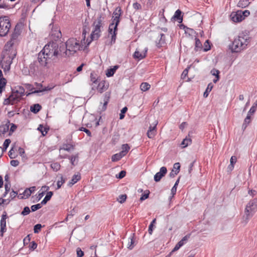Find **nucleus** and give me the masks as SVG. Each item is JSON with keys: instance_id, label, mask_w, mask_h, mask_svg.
I'll list each match as a JSON object with an SVG mask.
<instances>
[{"instance_id": "nucleus-44", "label": "nucleus", "mask_w": 257, "mask_h": 257, "mask_svg": "<svg viewBox=\"0 0 257 257\" xmlns=\"http://www.w3.org/2000/svg\"><path fill=\"white\" fill-rule=\"evenodd\" d=\"M127 196L125 194H122L118 196V198L117 199V200L120 203H123L124 202L126 199Z\"/></svg>"}, {"instance_id": "nucleus-24", "label": "nucleus", "mask_w": 257, "mask_h": 257, "mask_svg": "<svg viewBox=\"0 0 257 257\" xmlns=\"http://www.w3.org/2000/svg\"><path fill=\"white\" fill-rule=\"evenodd\" d=\"M166 43L165 36L164 34H160V39L157 44L158 47H162Z\"/></svg>"}, {"instance_id": "nucleus-35", "label": "nucleus", "mask_w": 257, "mask_h": 257, "mask_svg": "<svg viewBox=\"0 0 257 257\" xmlns=\"http://www.w3.org/2000/svg\"><path fill=\"white\" fill-rule=\"evenodd\" d=\"M181 11L180 10H177L174 15V18L176 19L180 22L182 21V18L181 17Z\"/></svg>"}, {"instance_id": "nucleus-58", "label": "nucleus", "mask_w": 257, "mask_h": 257, "mask_svg": "<svg viewBox=\"0 0 257 257\" xmlns=\"http://www.w3.org/2000/svg\"><path fill=\"white\" fill-rule=\"evenodd\" d=\"M23 195L25 198H28L31 196V193L30 191H29L28 189L27 188L25 190V191L23 192Z\"/></svg>"}, {"instance_id": "nucleus-30", "label": "nucleus", "mask_w": 257, "mask_h": 257, "mask_svg": "<svg viewBox=\"0 0 257 257\" xmlns=\"http://www.w3.org/2000/svg\"><path fill=\"white\" fill-rule=\"evenodd\" d=\"M121 149L122 151L120 152L122 153V154L124 156L130 150V147L128 144H125L122 145Z\"/></svg>"}, {"instance_id": "nucleus-4", "label": "nucleus", "mask_w": 257, "mask_h": 257, "mask_svg": "<svg viewBox=\"0 0 257 257\" xmlns=\"http://www.w3.org/2000/svg\"><path fill=\"white\" fill-rule=\"evenodd\" d=\"M257 210V198L251 200L246 205L243 218L246 223L248 220L252 217Z\"/></svg>"}, {"instance_id": "nucleus-36", "label": "nucleus", "mask_w": 257, "mask_h": 257, "mask_svg": "<svg viewBox=\"0 0 257 257\" xmlns=\"http://www.w3.org/2000/svg\"><path fill=\"white\" fill-rule=\"evenodd\" d=\"M134 234L132 235L131 237H130V241L128 242L127 244V247L129 249H132L134 247Z\"/></svg>"}, {"instance_id": "nucleus-28", "label": "nucleus", "mask_w": 257, "mask_h": 257, "mask_svg": "<svg viewBox=\"0 0 257 257\" xmlns=\"http://www.w3.org/2000/svg\"><path fill=\"white\" fill-rule=\"evenodd\" d=\"M69 159L70 160L71 164L74 166L77 164L78 160V155L77 154L75 156H72L69 157Z\"/></svg>"}, {"instance_id": "nucleus-14", "label": "nucleus", "mask_w": 257, "mask_h": 257, "mask_svg": "<svg viewBox=\"0 0 257 257\" xmlns=\"http://www.w3.org/2000/svg\"><path fill=\"white\" fill-rule=\"evenodd\" d=\"M51 36L53 39H58L61 37V33L57 27H53L51 32Z\"/></svg>"}, {"instance_id": "nucleus-51", "label": "nucleus", "mask_w": 257, "mask_h": 257, "mask_svg": "<svg viewBox=\"0 0 257 257\" xmlns=\"http://www.w3.org/2000/svg\"><path fill=\"white\" fill-rule=\"evenodd\" d=\"M114 25H115V24L113 23H111L110 24V25L109 26V28H108V33L112 35L113 31H114Z\"/></svg>"}, {"instance_id": "nucleus-13", "label": "nucleus", "mask_w": 257, "mask_h": 257, "mask_svg": "<svg viewBox=\"0 0 257 257\" xmlns=\"http://www.w3.org/2000/svg\"><path fill=\"white\" fill-rule=\"evenodd\" d=\"M231 20L235 23L241 22L243 19L240 13V11H237L236 12H233L230 15Z\"/></svg>"}, {"instance_id": "nucleus-23", "label": "nucleus", "mask_w": 257, "mask_h": 257, "mask_svg": "<svg viewBox=\"0 0 257 257\" xmlns=\"http://www.w3.org/2000/svg\"><path fill=\"white\" fill-rule=\"evenodd\" d=\"M53 192L52 191H49L47 192L46 196L41 202L42 204V205L46 204L47 202L50 200L51 198L53 195Z\"/></svg>"}, {"instance_id": "nucleus-62", "label": "nucleus", "mask_w": 257, "mask_h": 257, "mask_svg": "<svg viewBox=\"0 0 257 257\" xmlns=\"http://www.w3.org/2000/svg\"><path fill=\"white\" fill-rule=\"evenodd\" d=\"M154 3V0H147L146 6L148 9L151 8L153 4Z\"/></svg>"}, {"instance_id": "nucleus-47", "label": "nucleus", "mask_w": 257, "mask_h": 257, "mask_svg": "<svg viewBox=\"0 0 257 257\" xmlns=\"http://www.w3.org/2000/svg\"><path fill=\"white\" fill-rule=\"evenodd\" d=\"M42 228L41 224H37L34 227V232L35 233H38Z\"/></svg>"}, {"instance_id": "nucleus-6", "label": "nucleus", "mask_w": 257, "mask_h": 257, "mask_svg": "<svg viewBox=\"0 0 257 257\" xmlns=\"http://www.w3.org/2000/svg\"><path fill=\"white\" fill-rule=\"evenodd\" d=\"M11 27L9 18L8 16L0 17V36L5 37L7 35Z\"/></svg>"}, {"instance_id": "nucleus-40", "label": "nucleus", "mask_w": 257, "mask_h": 257, "mask_svg": "<svg viewBox=\"0 0 257 257\" xmlns=\"http://www.w3.org/2000/svg\"><path fill=\"white\" fill-rule=\"evenodd\" d=\"M51 167L52 169L55 171H57L60 169V165L58 163H52Z\"/></svg>"}, {"instance_id": "nucleus-17", "label": "nucleus", "mask_w": 257, "mask_h": 257, "mask_svg": "<svg viewBox=\"0 0 257 257\" xmlns=\"http://www.w3.org/2000/svg\"><path fill=\"white\" fill-rule=\"evenodd\" d=\"M9 97L12 100V105L19 101L21 98L16 91H13Z\"/></svg>"}, {"instance_id": "nucleus-16", "label": "nucleus", "mask_w": 257, "mask_h": 257, "mask_svg": "<svg viewBox=\"0 0 257 257\" xmlns=\"http://www.w3.org/2000/svg\"><path fill=\"white\" fill-rule=\"evenodd\" d=\"M157 122L153 126H150L147 132V136L150 139H153L156 135V125Z\"/></svg>"}, {"instance_id": "nucleus-57", "label": "nucleus", "mask_w": 257, "mask_h": 257, "mask_svg": "<svg viewBox=\"0 0 257 257\" xmlns=\"http://www.w3.org/2000/svg\"><path fill=\"white\" fill-rule=\"evenodd\" d=\"M133 8L136 10H141L142 9V6L141 4L136 2L133 4Z\"/></svg>"}, {"instance_id": "nucleus-46", "label": "nucleus", "mask_w": 257, "mask_h": 257, "mask_svg": "<svg viewBox=\"0 0 257 257\" xmlns=\"http://www.w3.org/2000/svg\"><path fill=\"white\" fill-rule=\"evenodd\" d=\"M180 169V165L179 163H176L173 165V169H174V171L179 173Z\"/></svg>"}, {"instance_id": "nucleus-8", "label": "nucleus", "mask_w": 257, "mask_h": 257, "mask_svg": "<svg viewBox=\"0 0 257 257\" xmlns=\"http://www.w3.org/2000/svg\"><path fill=\"white\" fill-rule=\"evenodd\" d=\"M94 30L91 34V38L92 40H97L100 36L101 30L100 27H101V18H98L93 23Z\"/></svg>"}, {"instance_id": "nucleus-60", "label": "nucleus", "mask_w": 257, "mask_h": 257, "mask_svg": "<svg viewBox=\"0 0 257 257\" xmlns=\"http://www.w3.org/2000/svg\"><path fill=\"white\" fill-rule=\"evenodd\" d=\"M109 96L108 95L105 94L104 99V103H103V107H105V109L106 108V105L109 101Z\"/></svg>"}, {"instance_id": "nucleus-33", "label": "nucleus", "mask_w": 257, "mask_h": 257, "mask_svg": "<svg viewBox=\"0 0 257 257\" xmlns=\"http://www.w3.org/2000/svg\"><path fill=\"white\" fill-rule=\"evenodd\" d=\"M65 179L62 175H61L60 180H58L57 182V189L60 188L62 185L65 182Z\"/></svg>"}, {"instance_id": "nucleus-43", "label": "nucleus", "mask_w": 257, "mask_h": 257, "mask_svg": "<svg viewBox=\"0 0 257 257\" xmlns=\"http://www.w3.org/2000/svg\"><path fill=\"white\" fill-rule=\"evenodd\" d=\"M189 237V236L188 235H186L183 237V238L178 242V245L182 246L186 243Z\"/></svg>"}, {"instance_id": "nucleus-45", "label": "nucleus", "mask_w": 257, "mask_h": 257, "mask_svg": "<svg viewBox=\"0 0 257 257\" xmlns=\"http://www.w3.org/2000/svg\"><path fill=\"white\" fill-rule=\"evenodd\" d=\"M30 212V209L29 207L26 206L24 208L23 210L21 212V214L23 216L29 214Z\"/></svg>"}, {"instance_id": "nucleus-49", "label": "nucleus", "mask_w": 257, "mask_h": 257, "mask_svg": "<svg viewBox=\"0 0 257 257\" xmlns=\"http://www.w3.org/2000/svg\"><path fill=\"white\" fill-rule=\"evenodd\" d=\"M240 13L244 20L245 18L248 17L250 15V12L248 10H245L244 11H240Z\"/></svg>"}, {"instance_id": "nucleus-18", "label": "nucleus", "mask_w": 257, "mask_h": 257, "mask_svg": "<svg viewBox=\"0 0 257 257\" xmlns=\"http://www.w3.org/2000/svg\"><path fill=\"white\" fill-rule=\"evenodd\" d=\"M81 179V175L80 174H75L73 176L71 180L68 183L69 187H72L74 184L76 183Z\"/></svg>"}, {"instance_id": "nucleus-61", "label": "nucleus", "mask_w": 257, "mask_h": 257, "mask_svg": "<svg viewBox=\"0 0 257 257\" xmlns=\"http://www.w3.org/2000/svg\"><path fill=\"white\" fill-rule=\"evenodd\" d=\"M114 74V72H113V70L111 68L108 69L106 73V75L107 77L112 76Z\"/></svg>"}, {"instance_id": "nucleus-1", "label": "nucleus", "mask_w": 257, "mask_h": 257, "mask_svg": "<svg viewBox=\"0 0 257 257\" xmlns=\"http://www.w3.org/2000/svg\"><path fill=\"white\" fill-rule=\"evenodd\" d=\"M64 51V47L59 46L57 42H50L38 53L39 62L42 66H51L52 63L61 58L59 57L65 56Z\"/></svg>"}, {"instance_id": "nucleus-42", "label": "nucleus", "mask_w": 257, "mask_h": 257, "mask_svg": "<svg viewBox=\"0 0 257 257\" xmlns=\"http://www.w3.org/2000/svg\"><path fill=\"white\" fill-rule=\"evenodd\" d=\"M16 92L19 94V96H21L22 97L24 95V94H25V89L22 87V86H20L18 88V90H17L16 91Z\"/></svg>"}, {"instance_id": "nucleus-32", "label": "nucleus", "mask_w": 257, "mask_h": 257, "mask_svg": "<svg viewBox=\"0 0 257 257\" xmlns=\"http://www.w3.org/2000/svg\"><path fill=\"white\" fill-rule=\"evenodd\" d=\"M213 87V84L211 83H210L208 86L207 88L206 89L205 91L204 92L203 96L204 97H207L209 94V92H210Z\"/></svg>"}, {"instance_id": "nucleus-25", "label": "nucleus", "mask_w": 257, "mask_h": 257, "mask_svg": "<svg viewBox=\"0 0 257 257\" xmlns=\"http://www.w3.org/2000/svg\"><path fill=\"white\" fill-rule=\"evenodd\" d=\"M73 149V145L69 144H64L63 146L60 148V151L63 150L68 152L70 151L71 150Z\"/></svg>"}, {"instance_id": "nucleus-29", "label": "nucleus", "mask_w": 257, "mask_h": 257, "mask_svg": "<svg viewBox=\"0 0 257 257\" xmlns=\"http://www.w3.org/2000/svg\"><path fill=\"white\" fill-rule=\"evenodd\" d=\"M151 85L147 82H143L140 85L141 89L143 91L148 90L150 88Z\"/></svg>"}, {"instance_id": "nucleus-12", "label": "nucleus", "mask_w": 257, "mask_h": 257, "mask_svg": "<svg viewBox=\"0 0 257 257\" xmlns=\"http://www.w3.org/2000/svg\"><path fill=\"white\" fill-rule=\"evenodd\" d=\"M167 172V169L165 167H162L160 168V171L157 173L154 176V180L156 182H159L162 178L165 175Z\"/></svg>"}, {"instance_id": "nucleus-56", "label": "nucleus", "mask_w": 257, "mask_h": 257, "mask_svg": "<svg viewBox=\"0 0 257 257\" xmlns=\"http://www.w3.org/2000/svg\"><path fill=\"white\" fill-rule=\"evenodd\" d=\"M117 29H114V31H113V34L111 35V43H114L116 40V31Z\"/></svg>"}, {"instance_id": "nucleus-41", "label": "nucleus", "mask_w": 257, "mask_h": 257, "mask_svg": "<svg viewBox=\"0 0 257 257\" xmlns=\"http://www.w3.org/2000/svg\"><path fill=\"white\" fill-rule=\"evenodd\" d=\"M90 77L91 81H92L93 83H96L97 82V76L95 73L91 72Z\"/></svg>"}, {"instance_id": "nucleus-53", "label": "nucleus", "mask_w": 257, "mask_h": 257, "mask_svg": "<svg viewBox=\"0 0 257 257\" xmlns=\"http://www.w3.org/2000/svg\"><path fill=\"white\" fill-rule=\"evenodd\" d=\"M237 160L236 157L235 156H232L230 160V164H231V166L232 168H234V165L236 163Z\"/></svg>"}, {"instance_id": "nucleus-21", "label": "nucleus", "mask_w": 257, "mask_h": 257, "mask_svg": "<svg viewBox=\"0 0 257 257\" xmlns=\"http://www.w3.org/2000/svg\"><path fill=\"white\" fill-rule=\"evenodd\" d=\"M41 108V106L37 103L32 105L30 107V110L32 112L37 113L40 110Z\"/></svg>"}, {"instance_id": "nucleus-52", "label": "nucleus", "mask_w": 257, "mask_h": 257, "mask_svg": "<svg viewBox=\"0 0 257 257\" xmlns=\"http://www.w3.org/2000/svg\"><path fill=\"white\" fill-rule=\"evenodd\" d=\"M79 130L81 131L84 132L87 134V135L88 136H89V137L91 136V133L89 130H88L84 127H81L79 128Z\"/></svg>"}, {"instance_id": "nucleus-9", "label": "nucleus", "mask_w": 257, "mask_h": 257, "mask_svg": "<svg viewBox=\"0 0 257 257\" xmlns=\"http://www.w3.org/2000/svg\"><path fill=\"white\" fill-rule=\"evenodd\" d=\"M35 85L36 87L37 90H34L35 89V88L32 86V85H31L30 84H27V88L30 89V90L32 91L31 92L28 93L27 94V96L30 95L32 94L42 92H43L45 91L50 90L51 89V88H49L48 87H45L43 88V85L41 83H39L36 82L35 83Z\"/></svg>"}, {"instance_id": "nucleus-20", "label": "nucleus", "mask_w": 257, "mask_h": 257, "mask_svg": "<svg viewBox=\"0 0 257 257\" xmlns=\"http://www.w3.org/2000/svg\"><path fill=\"white\" fill-rule=\"evenodd\" d=\"M250 4L248 0H240L237 4V7L241 8H245Z\"/></svg>"}, {"instance_id": "nucleus-11", "label": "nucleus", "mask_w": 257, "mask_h": 257, "mask_svg": "<svg viewBox=\"0 0 257 257\" xmlns=\"http://www.w3.org/2000/svg\"><path fill=\"white\" fill-rule=\"evenodd\" d=\"M8 218L7 214L6 212H4L3 214L2 215L1 222H0V236L3 237L4 236V233L7 230L6 228V219Z\"/></svg>"}, {"instance_id": "nucleus-26", "label": "nucleus", "mask_w": 257, "mask_h": 257, "mask_svg": "<svg viewBox=\"0 0 257 257\" xmlns=\"http://www.w3.org/2000/svg\"><path fill=\"white\" fill-rule=\"evenodd\" d=\"M9 130V125L8 124H3L0 126V133L5 134Z\"/></svg>"}, {"instance_id": "nucleus-3", "label": "nucleus", "mask_w": 257, "mask_h": 257, "mask_svg": "<svg viewBox=\"0 0 257 257\" xmlns=\"http://www.w3.org/2000/svg\"><path fill=\"white\" fill-rule=\"evenodd\" d=\"M66 50L64 51V55H69L80 50L81 45L75 38L69 39L65 43Z\"/></svg>"}, {"instance_id": "nucleus-19", "label": "nucleus", "mask_w": 257, "mask_h": 257, "mask_svg": "<svg viewBox=\"0 0 257 257\" xmlns=\"http://www.w3.org/2000/svg\"><path fill=\"white\" fill-rule=\"evenodd\" d=\"M192 143V140L190 137V135H188L182 142L181 145L183 148H186L189 145Z\"/></svg>"}, {"instance_id": "nucleus-55", "label": "nucleus", "mask_w": 257, "mask_h": 257, "mask_svg": "<svg viewBox=\"0 0 257 257\" xmlns=\"http://www.w3.org/2000/svg\"><path fill=\"white\" fill-rule=\"evenodd\" d=\"M76 252L77 257H82L84 255L83 251L79 247L77 248Z\"/></svg>"}, {"instance_id": "nucleus-59", "label": "nucleus", "mask_w": 257, "mask_h": 257, "mask_svg": "<svg viewBox=\"0 0 257 257\" xmlns=\"http://www.w3.org/2000/svg\"><path fill=\"white\" fill-rule=\"evenodd\" d=\"M147 191V193H145L144 194H142L141 197L140 198V200L141 201L145 200V199H147L149 197L150 192L149 191Z\"/></svg>"}, {"instance_id": "nucleus-54", "label": "nucleus", "mask_w": 257, "mask_h": 257, "mask_svg": "<svg viewBox=\"0 0 257 257\" xmlns=\"http://www.w3.org/2000/svg\"><path fill=\"white\" fill-rule=\"evenodd\" d=\"M0 9H9L10 6L5 2L0 3Z\"/></svg>"}, {"instance_id": "nucleus-48", "label": "nucleus", "mask_w": 257, "mask_h": 257, "mask_svg": "<svg viewBox=\"0 0 257 257\" xmlns=\"http://www.w3.org/2000/svg\"><path fill=\"white\" fill-rule=\"evenodd\" d=\"M11 143V140L10 139H6L3 144V151L4 150H6L8 146H9L10 144Z\"/></svg>"}, {"instance_id": "nucleus-5", "label": "nucleus", "mask_w": 257, "mask_h": 257, "mask_svg": "<svg viewBox=\"0 0 257 257\" xmlns=\"http://www.w3.org/2000/svg\"><path fill=\"white\" fill-rule=\"evenodd\" d=\"M15 55V54L11 55L10 51H6L3 54L0 65H1V67L4 69L5 72L9 71L10 69L11 65Z\"/></svg>"}, {"instance_id": "nucleus-15", "label": "nucleus", "mask_w": 257, "mask_h": 257, "mask_svg": "<svg viewBox=\"0 0 257 257\" xmlns=\"http://www.w3.org/2000/svg\"><path fill=\"white\" fill-rule=\"evenodd\" d=\"M148 51V48H146L144 51V52L141 53L138 50H136V51L135 52L134 54V57L135 59H138L139 60H141L143 58H144L146 56V54Z\"/></svg>"}, {"instance_id": "nucleus-31", "label": "nucleus", "mask_w": 257, "mask_h": 257, "mask_svg": "<svg viewBox=\"0 0 257 257\" xmlns=\"http://www.w3.org/2000/svg\"><path fill=\"white\" fill-rule=\"evenodd\" d=\"M251 119L250 115L247 114L246 117L245 118L244 120L243 123L242 124V128L243 129H245L247 127V125L250 123Z\"/></svg>"}, {"instance_id": "nucleus-10", "label": "nucleus", "mask_w": 257, "mask_h": 257, "mask_svg": "<svg viewBox=\"0 0 257 257\" xmlns=\"http://www.w3.org/2000/svg\"><path fill=\"white\" fill-rule=\"evenodd\" d=\"M121 15V10L120 8H117L113 13L112 23H114L115 29H117V26L120 22V17Z\"/></svg>"}, {"instance_id": "nucleus-37", "label": "nucleus", "mask_w": 257, "mask_h": 257, "mask_svg": "<svg viewBox=\"0 0 257 257\" xmlns=\"http://www.w3.org/2000/svg\"><path fill=\"white\" fill-rule=\"evenodd\" d=\"M5 192L3 194V197H5L10 190V189H11L10 182L6 183L5 185Z\"/></svg>"}, {"instance_id": "nucleus-22", "label": "nucleus", "mask_w": 257, "mask_h": 257, "mask_svg": "<svg viewBox=\"0 0 257 257\" xmlns=\"http://www.w3.org/2000/svg\"><path fill=\"white\" fill-rule=\"evenodd\" d=\"M123 157H124L122 153L120 152L118 153L115 154L112 156L111 160L112 162H117L120 160Z\"/></svg>"}, {"instance_id": "nucleus-2", "label": "nucleus", "mask_w": 257, "mask_h": 257, "mask_svg": "<svg viewBox=\"0 0 257 257\" xmlns=\"http://www.w3.org/2000/svg\"><path fill=\"white\" fill-rule=\"evenodd\" d=\"M248 37L243 34L235 37L229 45V49L232 53H238L245 49L249 43Z\"/></svg>"}, {"instance_id": "nucleus-63", "label": "nucleus", "mask_w": 257, "mask_h": 257, "mask_svg": "<svg viewBox=\"0 0 257 257\" xmlns=\"http://www.w3.org/2000/svg\"><path fill=\"white\" fill-rule=\"evenodd\" d=\"M189 69V67H188L186 68L184 71H183L182 74H181V77L182 79H184L186 76L187 75L188 73V69Z\"/></svg>"}, {"instance_id": "nucleus-27", "label": "nucleus", "mask_w": 257, "mask_h": 257, "mask_svg": "<svg viewBox=\"0 0 257 257\" xmlns=\"http://www.w3.org/2000/svg\"><path fill=\"white\" fill-rule=\"evenodd\" d=\"M7 84V80L5 78L0 79V93L4 90Z\"/></svg>"}, {"instance_id": "nucleus-34", "label": "nucleus", "mask_w": 257, "mask_h": 257, "mask_svg": "<svg viewBox=\"0 0 257 257\" xmlns=\"http://www.w3.org/2000/svg\"><path fill=\"white\" fill-rule=\"evenodd\" d=\"M38 130L41 132L42 135L44 136L47 134L48 129L46 127H44L42 124H40L38 127Z\"/></svg>"}, {"instance_id": "nucleus-7", "label": "nucleus", "mask_w": 257, "mask_h": 257, "mask_svg": "<svg viewBox=\"0 0 257 257\" xmlns=\"http://www.w3.org/2000/svg\"><path fill=\"white\" fill-rule=\"evenodd\" d=\"M50 67V65L48 66H42L39 62L38 59L37 61H34L30 65L29 71L31 75H37L43 71V68H48Z\"/></svg>"}, {"instance_id": "nucleus-38", "label": "nucleus", "mask_w": 257, "mask_h": 257, "mask_svg": "<svg viewBox=\"0 0 257 257\" xmlns=\"http://www.w3.org/2000/svg\"><path fill=\"white\" fill-rule=\"evenodd\" d=\"M202 48V44L200 40L197 38H195V50L196 51H197L199 49H201Z\"/></svg>"}, {"instance_id": "nucleus-50", "label": "nucleus", "mask_w": 257, "mask_h": 257, "mask_svg": "<svg viewBox=\"0 0 257 257\" xmlns=\"http://www.w3.org/2000/svg\"><path fill=\"white\" fill-rule=\"evenodd\" d=\"M126 175V172L124 170L121 171L118 175H116V177L119 179L123 178Z\"/></svg>"}, {"instance_id": "nucleus-64", "label": "nucleus", "mask_w": 257, "mask_h": 257, "mask_svg": "<svg viewBox=\"0 0 257 257\" xmlns=\"http://www.w3.org/2000/svg\"><path fill=\"white\" fill-rule=\"evenodd\" d=\"M37 246V244L35 241H32V242H31L29 245L30 249L32 250H34L35 249H36Z\"/></svg>"}, {"instance_id": "nucleus-39", "label": "nucleus", "mask_w": 257, "mask_h": 257, "mask_svg": "<svg viewBox=\"0 0 257 257\" xmlns=\"http://www.w3.org/2000/svg\"><path fill=\"white\" fill-rule=\"evenodd\" d=\"M42 205H43L41 203L35 205H33L31 207L32 211L34 212L40 209L42 207Z\"/></svg>"}]
</instances>
